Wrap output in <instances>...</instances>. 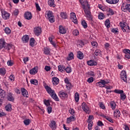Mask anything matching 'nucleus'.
<instances>
[{"label":"nucleus","instance_id":"1","mask_svg":"<svg viewBox=\"0 0 130 130\" xmlns=\"http://www.w3.org/2000/svg\"><path fill=\"white\" fill-rule=\"evenodd\" d=\"M45 89L48 94H50L53 99L55 100V101H59V99H58V97H57V95L54 92V90L51 89V88L49 86H45Z\"/></svg>","mask_w":130,"mask_h":130},{"label":"nucleus","instance_id":"2","mask_svg":"<svg viewBox=\"0 0 130 130\" xmlns=\"http://www.w3.org/2000/svg\"><path fill=\"white\" fill-rule=\"evenodd\" d=\"M87 8L83 7V9L85 14V16L89 21H93V18L92 17V14H91V11H90V6H87Z\"/></svg>","mask_w":130,"mask_h":130},{"label":"nucleus","instance_id":"3","mask_svg":"<svg viewBox=\"0 0 130 130\" xmlns=\"http://www.w3.org/2000/svg\"><path fill=\"white\" fill-rule=\"evenodd\" d=\"M47 17L50 23H53L54 22V16H53V14L52 13V12L48 11L47 13Z\"/></svg>","mask_w":130,"mask_h":130},{"label":"nucleus","instance_id":"4","mask_svg":"<svg viewBox=\"0 0 130 130\" xmlns=\"http://www.w3.org/2000/svg\"><path fill=\"white\" fill-rule=\"evenodd\" d=\"M121 10L123 12L128 11L129 13H130V4L125 5V4L123 3L121 6Z\"/></svg>","mask_w":130,"mask_h":130},{"label":"nucleus","instance_id":"5","mask_svg":"<svg viewBox=\"0 0 130 130\" xmlns=\"http://www.w3.org/2000/svg\"><path fill=\"white\" fill-rule=\"evenodd\" d=\"M41 32H42V29L41 27H36L34 29V33L36 36H39L41 35Z\"/></svg>","mask_w":130,"mask_h":130},{"label":"nucleus","instance_id":"6","mask_svg":"<svg viewBox=\"0 0 130 130\" xmlns=\"http://www.w3.org/2000/svg\"><path fill=\"white\" fill-rule=\"evenodd\" d=\"M120 76H121V79L123 81H124V82H125L126 83L127 82L126 72H125V70L122 71L120 74Z\"/></svg>","mask_w":130,"mask_h":130},{"label":"nucleus","instance_id":"7","mask_svg":"<svg viewBox=\"0 0 130 130\" xmlns=\"http://www.w3.org/2000/svg\"><path fill=\"white\" fill-rule=\"evenodd\" d=\"M71 20L74 23V24H78V19L76 17V13L72 12L70 15Z\"/></svg>","mask_w":130,"mask_h":130},{"label":"nucleus","instance_id":"8","mask_svg":"<svg viewBox=\"0 0 130 130\" xmlns=\"http://www.w3.org/2000/svg\"><path fill=\"white\" fill-rule=\"evenodd\" d=\"M2 17L4 20H8L10 18V13H7L5 11L1 10Z\"/></svg>","mask_w":130,"mask_h":130},{"label":"nucleus","instance_id":"9","mask_svg":"<svg viewBox=\"0 0 130 130\" xmlns=\"http://www.w3.org/2000/svg\"><path fill=\"white\" fill-rule=\"evenodd\" d=\"M32 13L30 12H26L24 13V18L26 20H31L32 19Z\"/></svg>","mask_w":130,"mask_h":130},{"label":"nucleus","instance_id":"10","mask_svg":"<svg viewBox=\"0 0 130 130\" xmlns=\"http://www.w3.org/2000/svg\"><path fill=\"white\" fill-rule=\"evenodd\" d=\"M7 44H8L5 42V40L1 39L0 40V49L6 48Z\"/></svg>","mask_w":130,"mask_h":130},{"label":"nucleus","instance_id":"11","mask_svg":"<svg viewBox=\"0 0 130 130\" xmlns=\"http://www.w3.org/2000/svg\"><path fill=\"white\" fill-rule=\"evenodd\" d=\"M82 106L83 111L86 113H88V112L89 111V110H90V108H89V107H88V106L86 105V103H83L82 104Z\"/></svg>","mask_w":130,"mask_h":130},{"label":"nucleus","instance_id":"12","mask_svg":"<svg viewBox=\"0 0 130 130\" xmlns=\"http://www.w3.org/2000/svg\"><path fill=\"white\" fill-rule=\"evenodd\" d=\"M79 2L83 8H86L88 6H90L87 0H79Z\"/></svg>","mask_w":130,"mask_h":130},{"label":"nucleus","instance_id":"13","mask_svg":"<svg viewBox=\"0 0 130 130\" xmlns=\"http://www.w3.org/2000/svg\"><path fill=\"white\" fill-rule=\"evenodd\" d=\"M21 94L24 96V97H26V98H28V96H29L28 91H27V90L24 88H21Z\"/></svg>","mask_w":130,"mask_h":130},{"label":"nucleus","instance_id":"14","mask_svg":"<svg viewBox=\"0 0 130 130\" xmlns=\"http://www.w3.org/2000/svg\"><path fill=\"white\" fill-rule=\"evenodd\" d=\"M59 32L61 34H66L67 33V29L63 26L60 25L59 26Z\"/></svg>","mask_w":130,"mask_h":130},{"label":"nucleus","instance_id":"15","mask_svg":"<svg viewBox=\"0 0 130 130\" xmlns=\"http://www.w3.org/2000/svg\"><path fill=\"white\" fill-rule=\"evenodd\" d=\"M50 127L52 129H56V122L55 121L52 120L51 121V123L49 125Z\"/></svg>","mask_w":130,"mask_h":130},{"label":"nucleus","instance_id":"16","mask_svg":"<svg viewBox=\"0 0 130 130\" xmlns=\"http://www.w3.org/2000/svg\"><path fill=\"white\" fill-rule=\"evenodd\" d=\"M59 96L61 99H68V95L67 93L61 92H59Z\"/></svg>","mask_w":130,"mask_h":130},{"label":"nucleus","instance_id":"17","mask_svg":"<svg viewBox=\"0 0 130 130\" xmlns=\"http://www.w3.org/2000/svg\"><path fill=\"white\" fill-rule=\"evenodd\" d=\"M6 92L0 88V101L5 99Z\"/></svg>","mask_w":130,"mask_h":130},{"label":"nucleus","instance_id":"18","mask_svg":"<svg viewBox=\"0 0 130 130\" xmlns=\"http://www.w3.org/2000/svg\"><path fill=\"white\" fill-rule=\"evenodd\" d=\"M87 64L88 66H90V67H93V66H97L96 62L93 60H90L89 61H87Z\"/></svg>","mask_w":130,"mask_h":130},{"label":"nucleus","instance_id":"19","mask_svg":"<svg viewBox=\"0 0 130 130\" xmlns=\"http://www.w3.org/2000/svg\"><path fill=\"white\" fill-rule=\"evenodd\" d=\"M22 40L24 43H27L29 41V36L28 35L23 36Z\"/></svg>","mask_w":130,"mask_h":130},{"label":"nucleus","instance_id":"20","mask_svg":"<svg viewBox=\"0 0 130 130\" xmlns=\"http://www.w3.org/2000/svg\"><path fill=\"white\" fill-rule=\"evenodd\" d=\"M75 120H76V118L73 116H71L67 118V123H71L72 121H75Z\"/></svg>","mask_w":130,"mask_h":130},{"label":"nucleus","instance_id":"21","mask_svg":"<svg viewBox=\"0 0 130 130\" xmlns=\"http://www.w3.org/2000/svg\"><path fill=\"white\" fill-rule=\"evenodd\" d=\"M52 82L53 85H57L59 83V79L57 77H53L52 78Z\"/></svg>","mask_w":130,"mask_h":130},{"label":"nucleus","instance_id":"22","mask_svg":"<svg viewBox=\"0 0 130 130\" xmlns=\"http://www.w3.org/2000/svg\"><path fill=\"white\" fill-rule=\"evenodd\" d=\"M114 117H119L120 116V112L119 110H116L114 112Z\"/></svg>","mask_w":130,"mask_h":130},{"label":"nucleus","instance_id":"23","mask_svg":"<svg viewBox=\"0 0 130 130\" xmlns=\"http://www.w3.org/2000/svg\"><path fill=\"white\" fill-rule=\"evenodd\" d=\"M48 4L49 7H52L53 8H54L55 7V5L54 4V0H49L48 1Z\"/></svg>","mask_w":130,"mask_h":130},{"label":"nucleus","instance_id":"24","mask_svg":"<svg viewBox=\"0 0 130 130\" xmlns=\"http://www.w3.org/2000/svg\"><path fill=\"white\" fill-rule=\"evenodd\" d=\"M7 99L9 101H14V97H13L12 93H9L7 95Z\"/></svg>","mask_w":130,"mask_h":130},{"label":"nucleus","instance_id":"25","mask_svg":"<svg viewBox=\"0 0 130 130\" xmlns=\"http://www.w3.org/2000/svg\"><path fill=\"white\" fill-rule=\"evenodd\" d=\"M77 57L79 59H83L84 58V54L81 51H79L77 53Z\"/></svg>","mask_w":130,"mask_h":130},{"label":"nucleus","instance_id":"26","mask_svg":"<svg viewBox=\"0 0 130 130\" xmlns=\"http://www.w3.org/2000/svg\"><path fill=\"white\" fill-rule=\"evenodd\" d=\"M104 80H101V82L96 83V86H99L101 88H103L104 86Z\"/></svg>","mask_w":130,"mask_h":130},{"label":"nucleus","instance_id":"27","mask_svg":"<svg viewBox=\"0 0 130 130\" xmlns=\"http://www.w3.org/2000/svg\"><path fill=\"white\" fill-rule=\"evenodd\" d=\"M38 72V71L35 68H34L29 71V74H30V75H35L36 74H37Z\"/></svg>","mask_w":130,"mask_h":130},{"label":"nucleus","instance_id":"28","mask_svg":"<svg viewBox=\"0 0 130 130\" xmlns=\"http://www.w3.org/2000/svg\"><path fill=\"white\" fill-rule=\"evenodd\" d=\"M34 44H35V39L34 38H31L29 41V45H30L31 47H34Z\"/></svg>","mask_w":130,"mask_h":130},{"label":"nucleus","instance_id":"29","mask_svg":"<svg viewBox=\"0 0 130 130\" xmlns=\"http://www.w3.org/2000/svg\"><path fill=\"white\" fill-rule=\"evenodd\" d=\"M44 52L45 54L48 55V54H50V49L45 47L44 48Z\"/></svg>","mask_w":130,"mask_h":130},{"label":"nucleus","instance_id":"30","mask_svg":"<svg viewBox=\"0 0 130 130\" xmlns=\"http://www.w3.org/2000/svg\"><path fill=\"white\" fill-rule=\"evenodd\" d=\"M111 107L113 110H114L116 108V104L114 101H112L110 103Z\"/></svg>","mask_w":130,"mask_h":130},{"label":"nucleus","instance_id":"31","mask_svg":"<svg viewBox=\"0 0 130 130\" xmlns=\"http://www.w3.org/2000/svg\"><path fill=\"white\" fill-rule=\"evenodd\" d=\"M67 60H72V59H74V54L73 52H71L69 56H68L67 58Z\"/></svg>","mask_w":130,"mask_h":130},{"label":"nucleus","instance_id":"32","mask_svg":"<svg viewBox=\"0 0 130 130\" xmlns=\"http://www.w3.org/2000/svg\"><path fill=\"white\" fill-rule=\"evenodd\" d=\"M30 82L31 84L35 85V86H37V85H38V80L37 79H31Z\"/></svg>","mask_w":130,"mask_h":130},{"label":"nucleus","instance_id":"33","mask_svg":"<svg viewBox=\"0 0 130 130\" xmlns=\"http://www.w3.org/2000/svg\"><path fill=\"white\" fill-rule=\"evenodd\" d=\"M105 25L107 27V28H110V21L109 20V19H107L105 21Z\"/></svg>","mask_w":130,"mask_h":130},{"label":"nucleus","instance_id":"34","mask_svg":"<svg viewBox=\"0 0 130 130\" xmlns=\"http://www.w3.org/2000/svg\"><path fill=\"white\" fill-rule=\"evenodd\" d=\"M5 108L7 111H11L12 110V105L11 104L7 105L6 106Z\"/></svg>","mask_w":130,"mask_h":130},{"label":"nucleus","instance_id":"35","mask_svg":"<svg viewBox=\"0 0 130 130\" xmlns=\"http://www.w3.org/2000/svg\"><path fill=\"white\" fill-rule=\"evenodd\" d=\"M60 17L62 19H67L68 18V15H67V13H66L64 12L60 13Z\"/></svg>","mask_w":130,"mask_h":130},{"label":"nucleus","instance_id":"36","mask_svg":"<svg viewBox=\"0 0 130 130\" xmlns=\"http://www.w3.org/2000/svg\"><path fill=\"white\" fill-rule=\"evenodd\" d=\"M23 122L25 125H29V124L31 123V120H30L29 119H26L24 120Z\"/></svg>","mask_w":130,"mask_h":130},{"label":"nucleus","instance_id":"37","mask_svg":"<svg viewBox=\"0 0 130 130\" xmlns=\"http://www.w3.org/2000/svg\"><path fill=\"white\" fill-rule=\"evenodd\" d=\"M6 73V69L5 68H0V74L2 76H5Z\"/></svg>","mask_w":130,"mask_h":130},{"label":"nucleus","instance_id":"38","mask_svg":"<svg viewBox=\"0 0 130 130\" xmlns=\"http://www.w3.org/2000/svg\"><path fill=\"white\" fill-rule=\"evenodd\" d=\"M75 99L76 102H79V100L80 99V95H79V93L78 92H76L75 93Z\"/></svg>","mask_w":130,"mask_h":130},{"label":"nucleus","instance_id":"39","mask_svg":"<svg viewBox=\"0 0 130 130\" xmlns=\"http://www.w3.org/2000/svg\"><path fill=\"white\" fill-rule=\"evenodd\" d=\"M126 98V95H125L124 92L120 94V100H122V101H124Z\"/></svg>","mask_w":130,"mask_h":130},{"label":"nucleus","instance_id":"40","mask_svg":"<svg viewBox=\"0 0 130 130\" xmlns=\"http://www.w3.org/2000/svg\"><path fill=\"white\" fill-rule=\"evenodd\" d=\"M66 67L62 66V65H59L58 66V71L59 72H61V73H62L63 72V70H64Z\"/></svg>","mask_w":130,"mask_h":130},{"label":"nucleus","instance_id":"41","mask_svg":"<svg viewBox=\"0 0 130 130\" xmlns=\"http://www.w3.org/2000/svg\"><path fill=\"white\" fill-rule=\"evenodd\" d=\"M81 24L83 26V27L86 29V28H87L88 25H87V23L86 22V21L85 20L82 21L81 22Z\"/></svg>","mask_w":130,"mask_h":130},{"label":"nucleus","instance_id":"42","mask_svg":"<svg viewBox=\"0 0 130 130\" xmlns=\"http://www.w3.org/2000/svg\"><path fill=\"white\" fill-rule=\"evenodd\" d=\"M114 92L116 93V94H120L121 95L123 93V90L120 89H115Z\"/></svg>","mask_w":130,"mask_h":130},{"label":"nucleus","instance_id":"43","mask_svg":"<svg viewBox=\"0 0 130 130\" xmlns=\"http://www.w3.org/2000/svg\"><path fill=\"white\" fill-rule=\"evenodd\" d=\"M94 54L96 56H98V55H101V50L100 49H96L94 52Z\"/></svg>","mask_w":130,"mask_h":130},{"label":"nucleus","instance_id":"44","mask_svg":"<svg viewBox=\"0 0 130 130\" xmlns=\"http://www.w3.org/2000/svg\"><path fill=\"white\" fill-rule=\"evenodd\" d=\"M104 18H105V16L104 15V14L103 13H101L99 15V19L100 20H103V19H104Z\"/></svg>","mask_w":130,"mask_h":130},{"label":"nucleus","instance_id":"45","mask_svg":"<svg viewBox=\"0 0 130 130\" xmlns=\"http://www.w3.org/2000/svg\"><path fill=\"white\" fill-rule=\"evenodd\" d=\"M64 71H66V73L70 74V73H72V68L71 67H67L64 68Z\"/></svg>","mask_w":130,"mask_h":130},{"label":"nucleus","instance_id":"46","mask_svg":"<svg viewBox=\"0 0 130 130\" xmlns=\"http://www.w3.org/2000/svg\"><path fill=\"white\" fill-rule=\"evenodd\" d=\"M4 31L6 34H11V29L9 27L5 28Z\"/></svg>","mask_w":130,"mask_h":130},{"label":"nucleus","instance_id":"47","mask_svg":"<svg viewBox=\"0 0 130 130\" xmlns=\"http://www.w3.org/2000/svg\"><path fill=\"white\" fill-rule=\"evenodd\" d=\"M12 47H13V45L7 44L6 45V47H5V49H7V50H10L11 48H12Z\"/></svg>","mask_w":130,"mask_h":130},{"label":"nucleus","instance_id":"48","mask_svg":"<svg viewBox=\"0 0 130 130\" xmlns=\"http://www.w3.org/2000/svg\"><path fill=\"white\" fill-rule=\"evenodd\" d=\"M73 34L74 35V36H78L79 35V30L77 29H75L73 31Z\"/></svg>","mask_w":130,"mask_h":130},{"label":"nucleus","instance_id":"49","mask_svg":"<svg viewBox=\"0 0 130 130\" xmlns=\"http://www.w3.org/2000/svg\"><path fill=\"white\" fill-rule=\"evenodd\" d=\"M92 126H93V122H88V130L92 129Z\"/></svg>","mask_w":130,"mask_h":130},{"label":"nucleus","instance_id":"50","mask_svg":"<svg viewBox=\"0 0 130 130\" xmlns=\"http://www.w3.org/2000/svg\"><path fill=\"white\" fill-rule=\"evenodd\" d=\"M107 11L109 13V15H114V12L111 8H109Z\"/></svg>","mask_w":130,"mask_h":130},{"label":"nucleus","instance_id":"51","mask_svg":"<svg viewBox=\"0 0 130 130\" xmlns=\"http://www.w3.org/2000/svg\"><path fill=\"white\" fill-rule=\"evenodd\" d=\"M44 103L46 106H50V103L49 102V100H45L44 101Z\"/></svg>","mask_w":130,"mask_h":130},{"label":"nucleus","instance_id":"52","mask_svg":"<svg viewBox=\"0 0 130 130\" xmlns=\"http://www.w3.org/2000/svg\"><path fill=\"white\" fill-rule=\"evenodd\" d=\"M13 15H14V16H17L18 15H19V10L15 9L13 11Z\"/></svg>","mask_w":130,"mask_h":130},{"label":"nucleus","instance_id":"53","mask_svg":"<svg viewBox=\"0 0 130 130\" xmlns=\"http://www.w3.org/2000/svg\"><path fill=\"white\" fill-rule=\"evenodd\" d=\"M47 111L48 113L49 114L51 113L52 111V108L51 107H47Z\"/></svg>","mask_w":130,"mask_h":130},{"label":"nucleus","instance_id":"54","mask_svg":"<svg viewBox=\"0 0 130 130\" xmlns=\"http://www.w3.org/2000/svg\"><path fill=\"white\" fill-rule=\"evenodd\" d=\"M36 7L37 11H39V12H40V11H41V9L40 8V7L39 6V4H38V3H36Z\"/></svg>","mask_w":130,"mask_h":130},{"label":"nucleus","instance_id":"55","mask_svg":"<svg viewBox=\"0 0 130 130\" xmlns=\"http://www.w3.org/2000/svg\"><path fill=\"white\" fill-rule=\"evenodd\" d=\"M94 81V78L93 77H90L87 79L88 83H92Z\"/></svg>","mask_w":130,"mask_h":130},{"label":"nucleus","instance_id":"56","mask_svg":"<svg viewBox=\"0 0 130 130\" xmlns=\"http://www.w3.org/2000/svg\"><path fill=\"white\" fill-rule=\"evenodd\" d=\"M93 116L89 115L88 119V122H92V119H93Z\"/></svg>","mask_w":130,"mask_h":130},{"label":"nucleus","instance_id":"57","mask_svg":"<svg viewBox=\"0 0 130 130\" xmlns=\"http://www.w3.org/2000/svg\"><path fill=\"white\" fill-rule=\"evenodd\" d=\"M88 76H91L92 77H95V74H94V72L92 71H90L88 72Z\"/></svg>","mask_w":130,"mask_h":130},{"label":"nucleus","instance_id":"58","mask_svg":"<svg viewBox=\"0 0 130 130\" xmlns=\"http://www.w3.org/2000/svg\"><path fill=\"white\" fill-rule=\"evenodd\" d=\"M7 64H8V66L12 67V66H13L14 64V63H13V62H12L11 60H10L8 61Z\"/></svg>","mask_w":130,"mask_h":130},{"label":"nucleus","instance_id":"59","mask_svg":"<svg viewBox=\"0 0 130 130\" xmlns=\"http://www.w3.org/2000/svg\"><path fill=\"white\" fill-rule=\"evenodd\" d=\"M9 79H10V80H11V81H12L13 82H14V81H15L14 75H10L9 76Z\"/></svg>","mask_w":130,"mask_h":130},{"label":"nucleus","instance_id":"60","mask_svg":"<svg viewBox=\"0 0 130 130\" xmlns=\"http://www.w3.org/2000/svg\"><path fill=\"white\" fill-rule=\"evenodd\" d=\"M106 119H107V120H108V121H109L110 122H111V123H113V120L111 118L107 116Z\"/></svg>","mask_w":130,"mask_h":130},{"label":"nucleus","instance_id":"61","mask_svg":"<svg viewBox=\"0 0 130 130\" xmlns=\"http://www.w3.org/2000/svg\"><path fill=\"white\" fill-rule=\"evenodd\" d=\"M111 32L112 33H114L115 34L116 33H118V31L117 30V28H112L111 30Z\"/></svg>","mask_w":130,"mask_h":130},{"label":"nucleus","instance_id":"62","mask_svg":"<svg viewBox=\"0 0 130 130\" xmlns=\"http://www.w3.org/2000/svg\"><path fill=\"white\" fill-rule=\"evenodd\" d=\"M91 45L93 46V47H97V45H98V44H97V42H91Z\"/></svg>","mask_w":130,"mask_h":130},{"label":"nucleus","instance_id":"63","mask_svg":"<svg viewBox=\"0 0 130 130\" xmlns=\"http://www.w3.org/2000/svg\"><path fill=\"white\" fill-rule=\"evenodd\" d=\"M124 53H128V54H130V50L129 49H124L123 50Z\"/></svg>","mask_w":130,"mask_h":130},{"label":"nucleus","instance_id":"64","mask_svg":"<svg viewBox=\"0 0 130 130\" xmlns=\"http://www.w3.org/2000/svg\"><path fill=\"white\" fill-rule=\"evenodd\" d=\"M50 67L49 66H45V70L46 71V72H49V71H50Z\"/></svg>","mask_w":130,"mask_h":130}]
</instances>
